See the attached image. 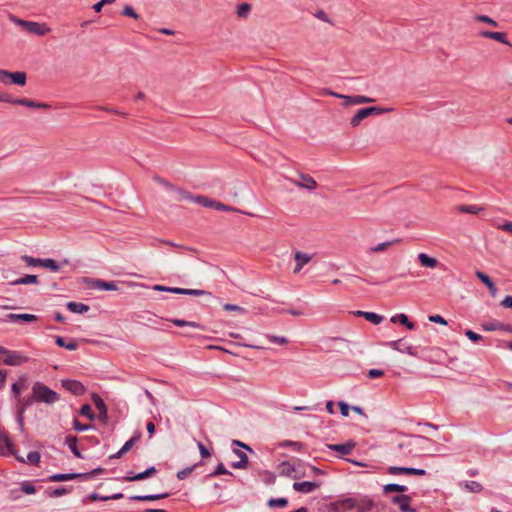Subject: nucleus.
<instances>
[{
    "label": "nucleus",
    "mask_w": 512,
    "mask_h": 512,
    "mask_svg": "<svg viewBox=\"0 0 512 512\" xmlns=\"http://www.w3.org/2000/svg\"><path fill=\"white\" fill-rule=\"evenodd\" d=\"M9 20L12 21L14 24L23 27L29 33L35 34L38 36H44L47 33H49L51 30L46 24L23 20V19L17 18L16 16H14L12 14L9 15Z\"/></svg>",
    "instance_id": "obj_3"
},
{
    "label": "nucleus",
    "mask_w": 512,
    "mask_h": 512,
    "mask_svg": "<svg viewBox=\"0 0 512 512\" xmlns=\"http://www.w3.org/2000/svg\"><path fill=\"white\" fill-rule=\"evenodd\" d=\"M174 192L176 193L175 199L177 201L189 200V201L194 202V199L196 197V196H193L188 191H186L182 188H178V187H176V190H174Z\"/></svg>",
    "instance_id": "obj_39"
},
{
    "label": "nucleus",
    "mask_w": 512,
    "mask_h": 512,
    "mask_svg": "<svg viewBox=\"0 0 512 512\" xmlns=\"http://www.w3.org/2000/svg\"><path fill=\"white\" fill-rule=\"evenodd\" d=\"M341 505L347 511L357 510V497L345 498L341 501Z\"/></svg>",
    "instance_id": "obj_44"
},
{
    "label": "nucleus",
    "mask_w": 512,
    "mask_h": 512,
    "mask_svg": "<svg viewBox=\"0 0 512 512\" xmlns=\"http://www.w3.org/2000/svg\"><path fill=\"white\" fill-rule=\"evenodd\" d=\"M418 260L423 267H427V268H434L437 266V263H438L436 258L430 257L429 255H427L425 253H420L418 255Z\"/></svg>",
    "instance_id": "obj_32"
},
{
    "label": "nucleus",
    "mask_w": 512,
    "mask_h": 512,
    "mask_svg": "<svg viewBox=\"0 0 512 512\" xmlns=\"http://www.w3.org/2000/svg\"><path fill=\"white\" fill-rule=\"evenodd\" d=\"M171 293L173 294H180V295H190V296H211V292L201 289H188V288H178L174 287L173 290H171Z\"/></svg>",
    "instance_id": "obj_23"
},
{
    "label": "nucleus",
    "mask_w": 512,
    "mask_h": 512,
    "mask_svg": "<svg viewBox=\"0 0 512 512\" xmlns=\"http://www.w3.org/2000/svg\"><path fill=\"white\" fill-rule=\"evenodd\" d=\"M223 309L226 311H235V312H239V313H245V309L236 304H229V303L224 304Z\"/></svg>",
    "instance_id": "obj_64"
},
{
    "label": "nucleus",
    "mask_w": 512,
    "mask_h": 512,
    "mask_svg": "<svg viewBox=\"0 0 512 512\" xmlns=\"http://www.w3.org/2000/svg\"><path fill=\"white\" fill-rule=\"evenodd\" d=\"M41 455L38 451H31L27 455V462L31 463L32 465L38 466L40 463Z\"/></svg>",
    "instance_id": "obj_56"
},
{
    "label": "nucleus",
    "mask_w": 512,
    "mask_h": 512,
    "mask_svg": "<svg viewBox=\"0 0 512 512\" xmlns=\"http://www.w3.org/2000/svg\"><path fill=\"white\" fill-rule=\"evenodd\" d=\"M79 473H56L49 476L48 480L51 482H62L74 479H80Z\"/></svg>",
    "instance_id": "obj_28"
},
{
    "label": "nucleus",
    "mask_w": 512,
    "mask_h": 512,
    "mask_svg": "<svg viewBox=\"0 0 512 512\" xmlns=\"http://www.w3.org/2000/svg\"><path fill=\"white\" fill-rule=\"evenodd\" d=\"M142 434L140 431H137L125 444L122 446V453L128 452L136 442H138L141 438Z\"/></svg>",
    "instance_id": "obj_40"
},
{
    "label": "nucleus",
    "mask_w": 512,
    "mask_h": 512,
    "mask_svg": "<svg viewBox=\"0 0 512 512\" xmlns=\"http://www.w3.org/2000/svg\"><path fill=\"white\" fill-rule=\"evenodd\" d=\"M103 472H104L103 468L97 467L90 472L79 473V474L82 475V476H80V479L88 480V479L92 478L94 475L101 474Z\"/></svg>",
    "instance_id": "obj_60"
},
{
    "label": "nucleus",
    "mask_w": 512,
    "mask_h": 512,
    "mask_svg": "<svg viewBox=\"0 0 512 512\" xmlns=\"http://www.w3.org/2000/svg\"><path fill=\"white\" fill-rule=\"evenodd\" d=\"M79 414H80L81 416H85V417H87V418H88V419H90V420H94V418H95V414L93 413L92 408H91V406H90L89 404H84V405L80 408V410H79Z\"/></svg>",
    "instance_id": "obj_55"
},
{
    "label": "nucleus",
    "mask_w": 512,
    "mask_h": 512,
    "mask_svg": "<svg viewBox=\"0 0 512 512\" xmlns=\"http://www.w3.org/2000/svg\"><path fill=\"white\" fill-rule=\"evenodd\" d=\"M295 261H296V266L294 268V273L297 274L301 271V269L303 268L304 265H306L307 263H309L311 261V256L306 254V253H303V252H300V251H297L295 253Z\"/></svg>",
    "instance_id": "obj_26"
},
{
    "label": "nucleus",
    "mask_w": 512,
    "mask_h": 512,
    "mask_svg": "<svg viewBox=\"0 0 512 512\" xmlns=\"http://www.w3.org/2000/svg\"><path fill=\"white\" fill-rule=\"evenodd\" d=\"M376 507V503L368 496L357 497V510L356 512H370Z\"/></svg>",
    "instance_id": "obj_20"
},
{
    "label": "nucleus",
    "mask_w": 512,
    "mask_h": 512,
    "mask_svg": "<svg viewBox=\"0 0 512 512\" xmlns=\"http://www.w3.org/2000/svg\"><path fill=\"white\" fill-rule=\"evenodd\" d=\"M288 505L287 498L281 497V498H272L268 501L269 507H280L285 508Z\"/></svg>",
    "instance_id": "obj_49"
},
{
    "label": "nucleus",
    "mask_w": 512,
    "mask_h": 512,
    "mask_svg": "<svg viewBox=\"0 0 512 512\" xmlns=\"http://www.w3.org/2000/svg\"><path fill=\"white\" fill-rule=\"evenodd\" d=\"M266 337L271 343H275V344H279V345H285L288 343V339L284 336H276V335L268 334V335H266Z\"/></svg>",
    "instance_id": "obj_57"
},
{
    "label": "nucleus",
    "mask_w": 512,
    "mask_h": 512,
    "mask_svg": "<svg viewBox=\"0 0 512 512\" xmlns=\"http://www.w3.org/2000/svg\"><path fill=\"white\" fill-rule=\"evenodd\" d=\"M93 428L92 425H86V424H82L81 422H79L78 419H74L73 420V429L78 431V432H82V431H86V430H89Z\"/></svg>",
    "instance_id": "obj_62"
},
{
    "label": "nucleus",
    "mask_w": 512,
    "mask_h": 512,
    "mask_svg": "<svg viewBox=\"0 0 512 512\" xmlns=\"http://www.w3.org/2000/svg\"><path fill=\"white\" fill-rule=\"evenodd\" d=\"M38 283H39L38 276L37 275H32V274L25 275L23 277L17 278L14 281L10 282V284L13 285V286H15V285L38 284Z\"/></svg>",
    "instance_id": "obj_31"
},
{
    "label": "nucleus",
    "mask_w": 512,
    "mask_h": 512,
    "mask_svg": "<svg viewBox=\"0 0 512 512\" xmlns=\"http://www.w3.org/2000/svg\"><path fill=\"white\" fill-rule=\"evenodd\" d=\"M200 464H201V462L200 463H196V464H194L192 466L186 467V468H184L182 470H179L177 472V474H176L177 479L178 480L186 479L195 470V468L198 467Z\"/></svg>",
    "instance_id": "obj_43"
},
{
    "label": "nucleus",
    "mask_w": 512,
    "mask_h": 512,
    "mask_svg": "<svg viewBox=\"0 0 512 512\" xmlns=\"http://www.w3.org/2000/svg\"><path fill=\"white\" fill-rule=\"evenodd\" d=\"M45 493L47 494L48 497L57 498L67 494L68 490L65 487H58L53 490H46Z\"/></svg>",
    "instance_id": "obj_51"
},
{
    "label": "nucleus",
    "mask_w": 512,
    "mask_h": 512,
    "mask_svg": "<svg viewBox=\"0 0 512 512\" xmlns=\"http://www.w3.org/2000/svg\"><path fill=\"white\" fill-rule=\"evenodd\" d=\"M456 210L460 213H468V214L477 215L481 211H483V208L480 206H477V205H464L463 204V205L457 206Z\"/></svg>",
    "instance_id": "obj_36"
},
{
    "label": "nucleus",
    "mask_w": 512,
    "mask_h": 512,
    "mask_svg": "<svg viewBox=\"0 0 512 512\" xmlns=\"http://www.w3.org/2000/svg\"><path fill=\"white\" fill-rule=\"evenodd\" d=\"M475 20L478 21V22L486 23V24L491 25L493 27H497L498 26V23L494 19L490 18L487 15H476Z\"/></svg>",
    "instance_id": "obj_59"
},
{
    "label": "nucleus",
    "mask_w": 512,
    "mask_h": 512,
    "mask_svg": "<svg viewBox=\"0 0 512 512\" xmlns=\"http://www.w3.org/2000/svg\"><path fill=\"white\" fill-rule=\"evenodd\" d=\"M387 473L390 475H417L424 476L427 474L426 470L421 468H413V467H401V466H389L387 468Z\"/></svg>",
    "instance_id": "obj_8"
},
{
    "label": "nucleus",
    "mask_w": 512,
    "mask_h": 512,
    "mask_svg": "<svg viewBox=\"0 0 512 512\" xmlns=\"http://www.w3.org/2000/svg\"><path fill=\"white\" fill-rule=\"evenodd\" d=\"M61 386L76 396L83 395L86 391L85 386L78 380L64 379L61 381Z\"/></svg>",
    "instance_id": "obj_9"
},
{
    "label": "nucleus",
    "mask_w": 512,
    "mask_h": 512,
    "mask_svg": "<svg viewBox=\"0 0 512 512\" xmlns=\"http://www.w3.org/2000/svg\"><path fill=\"white\" fill-rule=\"evenodd\" d=\"M0 354L5 355L3 363L9 366H20L28 362L29 358L18 351H11L0 346Z\"/></svg>",
    "instance_id": "obj_5"
},
{
    "label": "nucleus",
    "mask_w": 512,
    "mask_h": 512,
    "mask_svg": "<svg viewBox=\"0 0 512 512\" xmlns=\"http://www.w3.org/2000/svg\"><path fill=\"white\" fill-rule=\"evenodd\" d=\"M92 400L96 409L99 411V420L106 423L108 420V409L104 400L96 393L92 394Z\"/></svg>",
    "instance_id": "obj_14"
},
{
    "label": "nucleus",
    "mask_w": 512,
    "mask_h": 512,
    "mask_svg": "<svg viewBox=\"0 0 512 512\" xmlns=\"http://www.w3.org/2000/svg\"><path fill=\"white\" fill-rule=\"evenodd\" d=\"M412 498L406 494L395 495L391 497V502L398 505L401 512H416L415 509L411 508Z\"/></svg>",
    "instance_id": "obj_10"
},
{
    "label": "nucleus",
    "mask_w": 512,
    "mask_h": 512,
    "mask_svg": "<svg viewBox=\"0 0 512 512\" xmlns=\"http://www.w3.org/2000/svg\"><path fill=\"white\" fill-rule=\"evenodd\" d=\"M328 449L338 452L342 455H348L352 452V450L355 448L356 443L352 440H349L345 443L340 444H327L326 445Z\"/></svg>",
    "instance_id": "obj_15"
},
{
    "label": "nucleus",
    "mask_w": 512,
    "mask_h": 512,
    "mask_svg": "<svg viewBox=\"0 0 512 512\" xmlns=\"http://www.w3.org/2000/svg\"><path fill=\"white\" fill-rule=\"evenodd\" d=\"M20 490L25 494H35L37 492L36 487L31 481L25 480L20 484Z\"/></svg>",
    "instance_id": "obj_47"
},
{
    "label": "nucleus",
    "mask_w": 512,
    "mask_h": 512,
    "mask_svg": "<svg viewBox=\"0 0 512 512\" xmlns=\"http://www.w3.org/2000/svg\"><path fill=\"white\" fill-rule=\"evenodd\" d=\"M42 267L47 268L52 272H58L61 269V265L52 258L43 259Z\"/></svg>",
    "instance_id": "obj_41"
},
{
    "label": "nucleus",
    "mask_w": 512,
    "mask_h": 512,
    "mask_svg": "<svg viewBox=\"0 0 512 512\" xmlns=\"http://www.w3.org/2000/svg\"><path fill=\"white\" fill-rule=\"evenodd\" d=\"M121 14H122L123 16L131 17V18H133V19H135V20H138V19L140 18V15H139V14L135 11V9H134L132 6H130V5H126V6L123 8V10H122Z\"/></svg>",
    "instance_id": "obj_54"
},
{
    "label": "nucleus",
    "mask_w": 512,
    "mask_h": 512,
    "mask_svg": "<svg viewBox=\"0 0 512 512\" xmlns=\"http://www.w3.org/2000/svg\"><path fill=\"white\" fill-rule=\"evenodd\" d=\"M67 309L76 314H83L90 310V307L84 303L70 301L66 304Z\"/></svg>",
    "instance_id": "obj_30"
},
{
    "label": "nucleus",
    "mask_w": 512,
    "mask_h": 512,
    "mask_svg": "<svg viewBox=\"0 0 512 512\" xmlns=\"http://www.w3.org/2000/svg\"><path fill=\"white\" fill-rule=\"evenodd\" d=\"M399 241H400L399 239H396V240H392V241H386V242L379 243L378 245L371 247L369 249V252H371V253L382 252V251L386 250L388 247L392 246L393 244L398 243Z\"/></svg>",
    "instance_id": "obj_42"
},
{
    "label": "nucleus",
    "mask_w": 512,
    "mask_h": 512,
    "mask_svg": "<svg viewBox=\"0 0 512 512\" xmlns=\"http://www.w3.org/2000/svg\"><path fill=\"white\" fill-rule=\"evenodd\" d=\"M465 488L472 493H478L481 492L483 489V486L477 482V481H466L465 482Z\"/></svg>",
    "instance_id": "obj_50"
},
{
    "label": "nucleus",
    "mask_w": 512,
    "mask_h": 512,
    "mask_svg": "<svg viewBox=\"0 0 512 512\" xmlns=\"http://www.w3.org/2000/svg\"><path fill=\"white\" fill-rule=\"evenodd\" d=\"M386 345L395 351L407 353L412 357H418L417 348L412 345H406L405 343H403V339L389 341L387 342Z\"/></svg>",
    "instance_id": "obj_7"
},
{
    "label": "nucleus",
    "mask_w": 512,
    "mask_h": 512,
    "mask_svg": "<svg viewBox=\"0 0 512 512\" xmlns=\"http://www.w3.org/2000/svg\"><path fill=\"white\" fill-rule=\"evenodd\" d=\"M170 496L169 493H160V494H147V495H133L129 497L131 501L138 502H147V501H156L160 499H165Z\"/></svg>",
    "instance_id": "obj_24"
},
{
    "label": "nucleus",
    "mask_w": 512,
    "mask_h": 512,
    "mask_svg": "<svg viewBox=\"0 0 512 512\" xmlns=\"http://www.w3.org/2000/svg\"><path fill=\"white\" fill-rule=\"evenodd\" d=\"M156 471H157L156 468L154 466H151V467L147 468L145 471L137 473V474H133V472H129L128 475L123 478V480L127 481V482L140 481V480H143V479H146V478L152 476L153 474L156 473Z\"/></svg>",
    "instance_id": "obj_19"
},
{
    "label": "nucleus",
    "mask_w": 512,
    "mask_h": 512,
    "mask_svg": "<svg viewBox=\"0 0 512 512\" xmlns=\"http://www.w3.org/2000/svg\"><path fill=\"white\" fill-rule=\"evenodd\" d=\"M343 100H344L345 106L372 103L375 101L373 98H370V97L364 96V95H355V96L343 95Z\"/></svg>",
    "instance_id": "obj_22"
},
{
    "label": "nucleus",
    "mask_w": 512,
    "mask_h": 512,
    "mask_svg": "<svg viewBox=\"0 0 512 512\" xmlns=\"http://www.w3.org/2000/svg\"><path fill=\"white\" fill-rule=\"evenodd\" d=\"M38 320V316L34 314H28V313H22V314H15V313H9L4 318H0V323L2 322H34Z\"/></svg>",
    "instance_id": "obj_11"
},
{
    "label": "nucleus",
    "mask_w": 512,
    "mask_h": 512,
    "mask_svg": "<svg viewBox=\"0 0 512 512\" xmlns=\"http://www.w3.org/2000/svg\"><path fill=\"white\" fill-rule=\"evenodd\" d=\"M21 260L24 261L28 266H32V267H42V261L43 259H40V258H34L32 256H29V255H22L21 256Z\"/></svg>",
    "instance_id": "obj_46"
},
{
    "label": "nucleus",
    "mask_w": 512,
    "mask_h": 512,
    "mask_svg": "<svg viewBox=\"0 0 512 512\" xmlns=\"http://www.w3.org/2000/svg\"><path fill=\"white\" fill-rule=\"evenodd\" d=\"M251 10V5L248 3H241L237 8V16L246 18Z\"/></svg>",
    "instance_id": "obj_53"
},
{
    "label": "nucleus",
    "mask_w": 512,
    "mask_h": 512,
    "mask_svg": "<svg viewBox=\"0 0 512 512\" xmlns=\"http://www.w3.org/2000/svg\"><path fill=\"white\" fill-rule=\"evenodd\" d=\"M408 490L407 486L395 483H389L383 486V493L388 494L392 492L404 493Z\"/></svg>",
    "instance_id": "obj_37"
},
{
    "label": "nucleus",
    "mask_w": 512,
    "mask_h": 512,
    "mask_svg": "<svg viewBox=\"0 0 512 512\" xmlns=\"http://www.w3.org/2000/svg\"><path fill=\"white\" fill-rule=\"evenodd\" d=\"M92 289L105 290V291H115L117 290V285L114 281H105L102 279H89L86 281Z\"/></svg>",
    "instance_id": "obj_12"
},
{
    "label": "nucleus",
    "mask_w": 512,
    "mask_h": 512,
    "mask_svg": "<svg viewBox=\"0 0 512 512\" xmlns=\"http://www.w3.org/2000/svg\"><path fill=\"white\" fill-rule=\"evenodd\" d=\"M11 104L21 105V106H25V107H28V108H34V109H45V110H48V109L51 108V105L48 104V103L36 102V101H33L31 99H28V98H16V99L12 98Z\"/></svg>",
    "instance_id": "obj_13"
},
{
    "label": "nucleus",
    "mask_w": 512,
    "mask_h": 512,
    "mask_svg": "<svg viewBox=\"0 0 512 512\" xmlns=\"http://www.w3.org/2000/svg\"><path fill=\"white\" fill-rule=\"evenodd\" d=\"M302 182L298 183V185L302 188H306L308 190H314L317 187L316 181L309 175H301Z\"/></svg>",
    "instance_id": "obj_38"
},
{
    "label": "nucleus",
    "mask_w": 512,
    "mask_h": 512,
    "mask_svg": "<svg viewBox=\"0 0 512 512\" xmlns=\"http://www.w3.org/2000/svg\"><path fill=\"white\" fill-rule=\"evenodd\" d=\"M362 317L375 325L380 324L384 319L382 315H379L374 312H367V314H362Z\"/></svg>",
    "instance_id": "obj_45"
},
{
    "label": "nucleus",
    "mask_w": 512,
    "mask_h": 512,
    "mask_svg": "<svg viewBox=\"0 0 512 512\" xmlns=\"http://www.w3.org/2000/svg\"><path fill=\"white\" fill-rule=\"evenodd\" d=\"M33 399L35 402L53 404L57 402L60 397L57 392L50 389L42 382H35L32 386Z\"/></svg>",
    "instance_id": "obj_2"
},
{
    "label": "nucleus",
    "mask_w": 512,
    "mask_h": 512,
    "mask_svg": "<svg viewBox=\"0 0 512 512\" xmlns=\"http://www.w3.org/2000/svg\"><path fill=\"white\" fill-rule=\"evenodd\" d=\"M479 35L481 37L488 38V39H493V40H495L497 42H500L502 44L511 46V43L507 39V35L504 32H494V31H487V30H485V31H481L479 33Z\"/></svg>",
    "instance_id": "obj_21"
},
{
    "label": "nucleus",
    "mask_w": 512,
    "mask_h": 512,
    "mask_svg": "<svg viewBox=\"0 0 512 512\" xmlns=\"http://www.w3.org/2000/svg\"><path fill=\"white\" fill-rule=\"evenodd\" d=\"M475 275L489 289L490 294L494 297L497 293V288L492 279L482 271H476Z\"/></svg>",
    "instance_id": "obj_25"
},
{
    "label": "nucleus",
    "mask_w": 512,
    "mask_h": 512,
    "mask_svg": "<svg viewBox=\"0 0 512 512\" xmlns=\"http://www.w3.org/2000/svg\"><path fill=\"white\" fill-rule=\"evenodd\" d=\"M369 116L370 115L368 114V111L366 110V108H362V109L358 110L357 113L351 118L350 125L352 127H357L358 125H360V123L363 119H365Z\"/></svg>",
    "instance_id": "obj_35"
},
{
    "label": "nucleus",
    "mask_w": 512,
    "mask_h": 512,
    "mask_svg": "<svg viewBox=\"0 0 512 512\" xmlns=\"http://www.w3.org/2000/svg\"><path fill=\"white\" fill-rule=\"evenodd\" d=\"M433 440L421 435H409L408 438L398 444V450L406 456H421L427 454Z\"/></svg>",
    "instance_id": "obj_1"
},
{
    "label": "nucleus",
    "mask_w": 512,
    "mask_h": 512,
    "mask_svg": "<svg viewBox=\"0 0 512 512\" xmlns=\"http://www.w3.org/2000/svg\"><path fill=\"white\" fill-rule=\"evenodd\" d=\"M169 321L178 327L188 326V327L202 329V330L204 329V326L202 324H200L198 322H194V321H186V320H182V319H178V318H172Z\"/></svg>",
    "instance_id": "obj_33"
},
{
    "label": "nucleus",
    "mask_w": 512,
    "mask_h": 512,
    "mask_svg": "<svg viewBox=\"0 0 512 512\" xmlns=\"http://www.w3.org/2000/svg\"><path fill=\"white\" fill-rule=\"evenodd\" d=\"M320 487L319 482L313 481H303V482H294L293 489L297 492L308 494L313 492L315 489Z\"/></svg>",
    "instance_id": "obj_17"
},
{
    "label": "nucleus",
    "mask_w": 512,
    "mask_h": 512,
    "mask_svg": "<svg viewBox=\"0 0 512 512\" xmlns=\"http://www.w3.org/2000/svg\"><path fill=\"white\" fill-rule=\"evenodd\" d=\"M277 470L280 476L290 477L293 479H297L300 477V475L295 474V466L288 461L281 462L278 465Z\"/></svg>",
    "instance_id": "obj_18"
},
{
    "label": "nucleus",
    "mask_w": 512,
    "mask_h": 512,
    "mask_svg": "<svg viewBox=\"0 0 512 512\" xmlns=\"http://www.w3.org/2000/svg\"><path fill=\"white\" fill-rule=\"evenodd\" d=\"M218 475H232V473L226 469V467L224 466L223 463H219L216 466L215 470L213 472H211L210 474H208L207 477L212 478V477H216Z\"/></svg>",
    "instance_id": "obj_48"
},
{
    "label": "nucleus",
    "mask_w": 512,
    "mask_h": 512,
    "mask_svg": "<svg viewBox=\"0 0 512 512\" xmlns=\"http://www.w3.org/2000/svg\"><path fill=\"white\" fill-rule=\"evenodd\" d=\"M86 500H90V501H108V498H107V496H102L99 493L92 492V493L88 494L85 497L84 501H86Z\"/></svg>",
    "instance_id": "obj_63"
},
{
    "label": "nucleus",
    "mask_w": 512,
    "mask_h": 512,
    "mask_svg": "<svg viewBox=\"0 0 512 512\" xmlns=\"http://www.w3.org/2000/svg\"><path fill=\"white\" fill-rule=\"evenodd\" d=\"M77 442H78V439L74 435H68L65 438V444L68 446V448L73 453V455L76 458H81L82 459L84 457H83V455L81 454L80 450L77 447Z\"/></svg>",
    "instance_id": "obj_27"
},
{
    "label": "nucleus",
    "mask_w": 512,
    "mask_h": 512,
    "mask_svg": "<svg viewBox=\"0 0 512 512\" xmlns=\"http://www.w3.org/2000/svg\"><path fill=\"white\" fill-rule=\"evenodd\" d=\"M55 343L59 347L66 348L70 351H74L78 348V343L75 340H71L69 342H66L65 339L61 336L55 337Z\"/></svg>",
    "instance_id": "obj_34"
},
{
    "label": "nucleus",
    "mask_w": 512,
    "mask_h": 512,
    "mask_svg": "<svg viewBox=\"0 0 512 512\" xmlns=\"http://www.w3.org/2000/svg\"><path fill=\"white\" fill-rule=\"evenodd\" d=\"M0 82L5 85L15 84L18 86H25L27 82V76L26 73L22 71L10 72L4 69H0Z\"/></svg>",
    "instance_id": "obj_4"
},
{
    "label": "nucleus",
    "mask_w": 512,
    "mask_h": 512,
    "mask_svg": "<svg viewBox=\"0 0 512 512\" xmlns=\"http://www.w3.org/2000/svg\"><path fill=\"white\" fill-rule=\"evenodd\" d=\"M281 447H291L296 451H300L303 448V444L297 441L285 440L280 444Z\"/></svg>",
    "instance_id": "obj_58"
},
{
    "label": "nucleus",
    "mask_w": 512,
    "mask_h": 512,
    "mask_svg": "<svg viewBox=\"0 0 512 512\" xmlns=\"http://www.w3.org/2000/svg\"><path fill=\"white\" fill-rule=\"evenodd\" d=\"M14 444L6 433H0V455L8 456L9 453H14Z\"/></svg>",
    "instance_id": "obj_16"
},
{
    "label": "nucleus",
    "mask_w": 512,
    "mask_h": 512,
    "mask_svg": "<svg viewBox=\"0 0 512 512\" xmlns=\"http://www.w3.org/2000/svg\"><path fill=\"white\" fill-rule=\"evenodd\" d=\"M390 321L392 323H400L401 325L405 326L408 330H414L415 329V324L413 322H411L407 315L403 314V313H400V314H396L394 316L391 317Z\"/></svg>",
    "instance_id": "obj_29"
},
{
    "label": "nucleus",
    "mask_w": 512,
    "mask_h": 512,
    "mask_svg": "<svg viewBox=\"0 0 512 512\" xmlns=\"http://www.w3.org/2000/svg\"><path fill=\"white\" fill-rule=\"evenodd\" d=\"M194 203H197L206 208H213L219 211H237V209L234 207L228 206L222 202L210 199L202 195H197L194 199Z\"/></svg>",
    "instance_id": "obj_6"
},
{
    "label": "nucleus",
    "mask_w": 512,
    "mask_h": 512,
    "mask_svg": "<svg viewBox=\"0 0 512 512\" xmlns=\"http://www.w3.org/2000/svg\"><path fill=\"white\" fill-rule=\"evenodd\" d=\"M484 330L486 331H496L504 328V325L499 323L498 321H493L483 325Z\"/></svg>",
    "instance_id": "obj_61"
},
{
    "label": "nucleus",
    "mask_w": 512,
    "mask_h": 512,
    "mask_svg": "<svg viewBox=\"0 0 512 512\" xmlns=\"http://www.w3.org/2000/svg\"><path fill=\"white\" fill-rule=\"evenodd\" d=\"M366 110L368 111V114L371 115H381L384 113H388L392 111V108H382L379 106H372V107H366Z\"/></svg>",
    "instance_id": "obj_52"
}]
</instances>
